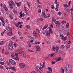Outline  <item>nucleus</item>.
<instances>
[{"label":"nucleus","instance_id":"32","mask_svg":"<svg viewBox=\"0 0 73 73\" xmlns=\"http://www.w3.org/2000/svg\"><path fill=\"white\" fill-rule=\"evenodd\" d=\"M9 5L10 6H11L10 8L11 9H12L13 7V6L11 4H10L9 3Z\"/></svg>","mask_w":73,"mask_h":73},{"label":"nucleus","instance_id":"36","mask_svg":"<svg viewBox=\"0 0 73 73\" xmlns=\"http://www.w3.org/2000/svg\"><path fill=\"white\" fill-rule=\"evenodd\" d=\"M66 11L67 12H68V13H70V10H69V9H67L66 10Z\"/></svg>","mask_w":73,"mask_h":73},{"label":"nucleus","instance_id":"41","mask_svg":"<svg viewBox=\"0 0 73 73\" xmlns=\"http://www.w3.org/2000/svg\"><path fill=\"white\" fill-rule=\"evenodd\" d=\"M66 22L65 21H63L62 22V24H65V23H66Z\"/></svg>","mask_w":73,"mask_h":73},{"label":"nucleus","instance_id":"59","mask_svg":"<svg viewBox=\"0 0 73 73\" xmlns=\"http://www.w3.org/2000/svg\"><path fill=\"white\" fill-rule=\"evenodd\" d=\"M60 41H59L58 40L56 41V43H60Z\"/></svg>","mask_w":73,"mask_h":73},{"label":"nucleus","instance_id":"64","mask_svg":"<svg viewBox=\"0 0 73 73\" xmlns=\"http://www.w3.org/2000/svg\"><path fill=\"white\" fill-rule=\"evenodd\" d=\"M70 3H71V1H70L69 3H68V4L69 5V6H70Z\"/></svg>","mask_w":73,"mask_h":73},{"label":"nucleus","instance_id":"53","mask_svg":"<svg viewBox=\"0 0 73 73\" xmlns=\"http://www.w3.org/2000/svg\"><path fill=\"white\" fill-rule=\"evenodd\" d=\"M55 4H56L57 5H58V6H59V4H58V2H55L54 3Z\"/></svg>","mask_w":73,"mask_h":73},{"label":"nucleus","instance_id":"33","mask_svg":"<svg viewBox=\"0 0 73 73\" xmlns=\"http://www.w3.org/2000/svg\"><path fill=\"white\" fill-rule=\"evenodd\" d=\"M3 44H4V42L3 41H2L0 42V45H3Z\"/></svg>","mask_w":73,"mask_h":73},{"label":"nucleus","instance_id":"23","mask_svg":"<svg viewBox=\"0 0 73 73\" xmlns=\"http://www.w3.org/2000/svg\"><path fill=\"white\" fill-rule=\"evenodd\" d=\"M14 52H12L11 53V55L12 57H13L15 56V55H14Z\"/></svg>","mask_w":73,"mask_h":73},{"label":"nucleus","instance_id":"18","mask_svg":"<svg viewBox=\"0 0 73 73\" xmlns=\"http://www.w3.org/2000/svg\"><path fill=\"white\" fill-rule=\"evenodd\" d=\"M63 5L64 7H65L66 8H68L69 7V5L66 4H64Z\"/></svg>","mask_w":73,"mask_h":73},{"label":"nucleus","instance_id":"45","mask_svg":"<svg viewBox=\"0 0 73 73\" xmlns=\"http://www.w3.org/2000/svg\"><path fill=\"white\" fill-rule=\"evenodd\" d=\"M12 59H9V63H11V61H12Z\"/></svg>","mask_w":73,"mask_h":73},{"label":"nucleus","instance_id":"58","mask_svg":"<svg viewBox=\"0 0 73 73\" xmlns=\"http://www.w3.org/2000/svg\"><path fill=\"white\" fill-rule=\"evenodd\" d=\"M15 36L11 38V40H15Z\"/></svg>","mask_w":73,"mask_h":73},{"label":"nucleus","instance_id":"17","mask_svg":"<svg viewBox=\"0 0 73 73\" xmlns=\"http://www.w3.org/2000/svg\"><path fill=\"white\" fill-rule=\"evenodd\" d=\"M61 70L62 71L61 73L62 72V73H64V72H65V71L64 70L63 68H61Z\"/></svg>","mask_w":73,"mask_h":73},{"label":"nucleus","instance_id":"44","mask_svg":"<svg viewBox=\"0 0 73 73\" xmlns=\"http://www.w3.org/2000/svg\"><path fill=\"white\" fill-rule=\"evenodd\" d=\"M28 44L29 47L30 48V47L31 46V44H30V42H29Z\"/></svg>","mask_w":73,"mask_h":73},{"label":"nucleus","instance_id":"38","mask_svg":"<svg viewBox=\"0 0 73 73\" xmlns=\"http://www.w3.org/2000/svg\"><path fill=\"white\" fill-rule=\"evenodd\" d=\"M14 56H15V57H18V53H15V55H14Z\"/></svg>","mask_w":73,"mask_h":73},{"label":"nucleus","instance_id":"29","mask_svg":"<svg viewBox=\"0 0 73 73\" xmlns=\"http://www.w3.org/2000/svg\"><path fill=\"white\" fill-rule=\"evenodd\" d=\"M65 47V46L64 45H62L60 47V49H63V48H64Z\"/></svg>","mask_w":73,"mask_h":73},{"label":"nucleus","instance_id":"27","mask_svg":"<svg viewBox=\"0 0 73 73\" xmlns=\"http://www.w3.org/2000/svg\"><path fill=\"white\" fill-rule=\"evenodd\" d=\"M70 47V45H68L66 46V49H68V48Z\"/></svg>","mask_w":73,"mask_h":73},{"label":"nucleus","instance_id":"48","mask_svg":"<svg viewBox=\"0 0 73 73\" xmlns=\"http://www.w3.org/2000/svg\"><path fill=\"white\" fill-rule=\"evenodd\" d=\"M27 28L29 29H30V26L29 25H27Z\"/></svg>","mask_w":73,"mask_h":73},{"label":"nucleus","instance_id":"39","mask_svg":"<svg viewBox=\"0 0 73 73\" xmlns=\"http://www.w3.org/2000/svg\"><path fill=\"white\" fill-rule=\"evenodd\" d=\"M17 11H14V10L13 11V12H14L15 14H17Z\"/></svg>","mask_w":73,"mask_h":73},{"label":"nucleus","instance_id":"30","mask_svg":"<svg viewBox=\"0 0 73 73\" xmlns=\"http://www.w3.org/2000/svg\"><path fill=\"white\" fill-rule=\"evenodd\" d=\"M15 26H16V27H18V26H19V24H18V23H15Z\"/></svg>","mask_w":73,"mask_h":73},{"label":"nucleus","instance_id":"28","mask_svg":"<svg viewBox=\"0 0 73 73\" xmlns=\"http://www.w3.org/2000/svg\"><path fill=\"white\" fill-rule=\"evenodd\" d=\"M48 69L49 70H50L51 73H52V68H50V67H48Z\"/></svg>","mask_w":73,"mask_h":73},{"label":"nucleus","instance_id":"51","mask_svg":"<svg viewBox=\"0 0 73 73\" xmlns=\"http://www.w3.org/2000/svg\"><path fill=\"white\" fill-rule=\"evenodd\" d=\"M5 68L7 70H8V69H9L10 68H9V67L7 66H5Z\"/></svg>","mask_w":73,"mask_h":73},{"label":"nucleus","instance_id":"52","mask_svg":"<svg viewBox=\"0 0 73 73\" xmlns=\"http://www.w3.org/2000/svg\"><path fill=\"white\" fill-rule=\"evenodd\" d=\"M18 45V44H16V43H15L14 45V46H15V47H16V46H17Z\"/></svg>","mask_w":73,"mask_h":73},{"label":"nucleus","instance_id":"20","mask_svg":"<svg viewBox=\"0 0 73 73\" xmlns=\"http://www.w3.org/2000/svg\"><path fill=\"white\" fill-rule=\"evenodd\" d=\"M14 60H18V61H19V58L17 57H14Z\"/></svg>","mask_w":73,"mask_h":73},{"label":"nucleus","instance_id":"54","mask_svg":"<svg viewBox=\"0 0 73 73\" xmlns=\"http://www.w3.org/2000/svg\"><path fill=\"white\" fill-rule=\"evenodd\" d=\"M54 54H55V53H53L51 55V56L53 57V55H54Z\"/></svg>","mask_w":73,"mask_h":73},{"label":"nucleus","instance_id":"8","mask_svg":"<svg viewBox=\"0 0 73 73\" xmlns=\"http://www.w3.org/2000/svg\"><path fill=\"white\" fill-rule=\"evenodd\" d=\"M24 9L27 15H28V10L27 9L25 6H24Z\"/></svg>","mask_w":73,"mask_h":73},{"label":"nucleus","instance_id":"61","mask_svg":"<svg viewBox=\"0 0 73 73\" xmlns=\"http://www.w3.org/2000/svg\"><path fill=\"white\" fill-rule=\"evenodd\" d=\"M39 20L40 21H43V19L41 18L39 19Z\"/></svg>","mask_w":73,"mask_h":73},{"label":"nucleus","instance_id":"9","mask_svg":"<svg viewBox=\"0 0 73 73\" xmlns=\"http://www.w3.org/2000/svg\"><path fill=\"white\" fill-rule=\"evenodd\" d=\"M11 63L13 65H16V63L15 62V61L13 60Z\"/></svg>","mask_w":73,"mask_h":73},{"label":"nucleus","instance_id":"49","mask_svg":"<svg viewBox=\"0 0 73 73\" xmlns=\"http://www.w3.org/2000/svg\"><path fill=\"white\" fill-rule=\"evenodd\" d=\"M35 43L36 44H40V42H35Z\"/></svg>","mask_w":73,"mask_h":73},{"label":"nucleus","instance_id":"57","mask_svg":"<svg viewBox=\"0 0 73 73\" xmlns=\"http://www.w3.org/2000/svg\"><path fill=\"white\" fill-rule=\"evenodd\" d=\"M55 63H56V62H55L54 61H53L52 62V64H55Z\"/></svg>","mask_w":73,"mask_h":73},{"label":"nucleus","instance_id":"7","mask_svg":"<svg viewBox=\"0 0 73 73\" xmlns=\"http://www.w3.org/2000/svg\"><path fill=\"white\" fill-rule=\"evenodd\" d=\"M19 65L21 68H23L25 67V64H23V63H20L19 64Z\"/></svg>","mask_w":73,"mask_h":73},{"label":"nucleus","instance_id":"56","mask_svg":"<svg viewBox=\"0 0 73 73\" xmlns=\"http://www.w3.org/2000/svg\"><path fill=\"white\" fill-rule=\"evenodd\" d=\"M56 48L57 49H59V47H58V46H56V48Z\"/></svg>","mask_w":73,"mask_h":73},{"label":"nucleus","instance_id":"2","mask_svg":"<svg viewBox=\"0 0 73 73\" xmlns=\"http://www.w3.org/2000/svg\"><path fill=\"white\" fill-rule=\"evenodd\" d=\"M7 29L9 32L7 33V35L9 36H12V29L11 28L9 27Z\"/></svg>","mask_w":73,"mask_h":73},{"label":"nucleus","instance_id":"16","mask_svg":"<svg viewBox=\"0 0 73 73\" xmlns=\"http://www.w3.org/2000/svg\"><path fill=\"white\" fill-rule=\"evenodd\" d=\"M49 31L51 33L53 34V31H52V29L50 28H49Z\"/></svg>","mask_w":73,"mask_h":73},{"label":"nucleus","instance_id":"11","mask_svg":"<svg viewBox=\"0 0 73 73\" xmlns=\"http://www.w3.org/2000/svg\"><path fill=\"white\" fill-rule=\"evenodd\" d=\"M54 23H55V24H56L57 25H60V24H59V21H56V19H54Z\"/></svg>","mask_w":73,"mask_h":73},{"label":"nucleus","instance_id":"63","mask_svg":"<svg viewBox=\"0 0 73 73\" xmlns=\"http://www.w3.org/2000/svg\"><path fill=\"white\" fill-rule=\"evenodd\" d=\"M5 54H9V52H7L5 53Z\"/></svg>","mask_w":73,"mask_h":73},{"label":"nucleus","instance_id":"31","mask_svg":"<svg viewBox=\"0 0 73 73\" xmlns=\"http://www.w3.org/2000/svg\"><path fill=\"white\" fill-rule=\"evenodd\" d=\"M0 64L1 65H4L5 64H4V62H1V61L0 62Z\"/></svg>","mask_w":73,"mask_h":73},{"label":"nucleus","instance_id":"43","mask_svg":"<svg viewBox=\"0 0 73 73\" xmlns=\"http://www.w3.org/2000/svg\"><path fill=\"white\" fill-rule=\"evenodd\" d=\"M53 26L52 24H51L50 25V26L49 28H51V29H52V28H53Z\"/></svg>","mask_w":73,"mask_h":73},{"label":"nucleus","instance_id":"62","mask_svg":"<svg viewBox=\"0 0 73 73\" xmlns=\"http://www.w3.org/2000/svg\"><path fill=\"white\" fill-rule=\"evenodd\" d=\"M18 25H19V24H22V22H19L18 23Z\"/></svg>","mask_w":73,"mask_h":73},{"label":"nucleus","instance_id":"3","mask_svg":"<svg viewBox=\"0 0 73 73\" xmlns=\"http://www.w3.org/2000/svg\"><path fill=\"white\" fill-rule=\"evenodd\" d=\"M13 47V44L12 43H10L8 45V48L9 50H12Z\"/></svg>","mask_w":73,"mask_h":73},{"label":"nucleus","instance_id":"50","mask_svg":"<svg viewBox=\"0 0 73 73\" xmlns=\"http://www.w3.org/2000/svg\"><path fill=\"white\" fill-rule=\"evenodd\" d=\"M11 4L13 5H15V3H14V2H13V1H12L11 2Z\"/></svg>","mask_w":73,"mask_h":73},{"label":"nucleus","instance_id":"15","mask_svg":"<svg viewBox=\"0 0 73 73\" xmlns=\"http://www.w3.org/2000/svg\"><path fill=\"white\" fill-rule=\"evenodd\" d=\"M61 59V57L58 58L56 60V62H57V61H60V60Z\"/></svg>","mask_w":73,"mask_h":73},{"label":"nucleus","instance_id":"22","mask_svg":"<svg viewBox=\"0 0 73 73\" xmlns=\"http://www.w3.org/2000/svg\"><path fill=\"white\" fill-rule=\"evenodd\" d=\"M4 9L6 11H7L8 10V8L7 7H6L5 5V6H4Z\"/></svg>","mask_w":73,"mask_h":73},{"label":"nucleus","instance_id":"26","mask_svg":"<svg viewBox=\"0 0 73 73\" xmlns=\"http://www.w3.org/2000/svg\"><path fill=\"white\" fill-rule=\"evenodd\" d=\"M24 16H25V14L24 13H23L22 15V14H20V16L21 17H24Z\"/></svg>","mask_w":73,"mask_h":73},{"label":"nucleus","instance_id":"6","mask_svg":"<svg viewBox=\"0 0 73 73\" xmlns=\"http://www.w3.org/2000/svg\"><path fill=\"white\" fill-rule=\"evenodd\" d=\"M0 19L2 22V25L3 26H4V25H5V24L4 23V19L3 17H0Z\"/></svg>","mask_w":73,"mask_h":73},{"label":"nucleus","instance_id":"40","mask_svg":"<svg viewBox=\"0 0 73 73\" xmlns=\"http://www.w3.org/2000/svg\"><path fill=\"white\" fill-rule=\"evenodd\" d=\"M36 1L37 2V3H38V4H41V2H40V1L38 0H36Z\"/></svg>","mask_w":73,"mask_h":73},{"label":"nucleus","instance_id":"13","mask_svg":"<svg viewBox=\"0 0 73 73\" xmlns=\"http://www.w3.org/2000/svg\"><path fill=\"white\" fill-rule=\"evenodd\" d=\"M48 27V25H45V26H44V27H43L42 29V30H44V29H46V28H47V27Z\"/></svg>","mask_w":73,"mask_h":73},{"label":"nucleus","instance_id":"47","mask_svg":"<svg viewBox=\"0 0 73 73\" xmlns=\"http://www.w3.org/2000/svg\"><path fill=\"white\" fill-rule=\"evenodd\" d=\"M69 23H67L66 25V28H69Z\"/></svg>","mask_w":73,"mask_h":73},{"label":"nucleus","instance_id":"4","mask_svg":"<svg viewBox=\"0 0 73 73\" xmlns=\"http://www.w3.org/2000/svg\"><path fill=\"white\" fill-rule=\"evenodd\" d=\"M44 35L46 36H49V35H50V33L48 31H42L41 32V33L43 34V35L44 34Z\"/></svg>","mask_w":73,"mask_h":73},{"label":"nucleus","instance_id":"19","mask_svg":"<svg viewBox=\"0 0 73 73\" xmlns=\"http://www.w3.org/2000/svg\"><path fill=\"white\" fill-rule=\"evenodd\" d=\"M11 69L12 70H14V71H16V69H15V68L14 67H11Z\"/></svg>","mask_w":73,"mask_h":73},{"label":"nucleus","instance_id":"21","mask_svg":"<svg viewBox=\"0 0 73 73\" xmlns=\"http://www.w3.org/2000/svg\"><path fill=\"white\" fill-rule=\"evenodd\" d=\"M60 36L61 37V39H63V38L64 37V35L62 34H61L60 35Z\"/></svg>","mask_w":73,"mask_h":73},{"label":"nucleus","instance_id":"34","mask_svg":"<svg viewBox=\"0 0 73 73\" xmlns=\"http://www.w3.org/2000/svg\"><path fill=\"white\" fill-rule=\"evenodd\" d=\"M36 31L37 32V33H40V31L38 29H36Z\"/></svg>","mask_w":73,"mask_h":73},{"label":"nucleus","instance_id":"60","mask_svg":"<svg viewBox=\"0 0 73 73\" xmlns=\"http://www.w3.org/2000/svg\"><path fill=\"white\" fill-rule=\"evenodd\" d=\"M17 7H20V4L18 3L17 4Z\"/></svg>","mask_w":73,"mask_h":73},{"label":"nucleus","instance_id":"1","mask_svg":"<svg viewBox=\"0 0 73 73\" xmlns=\"http://www.w3.org/2000/svg\"><path fill=\"white\" fill-rule=\"evenodd\" d=\"M66 69L67 71L66 73H72V68L70 65H67L66 66Z\"/></svg>","mask_w":73,"mask_h":73},{"label":"nucleus","instance_id":"46","mask_svg":"<svg viewBox=\"0 0 73 73\" xmlns=\"http://www.w3.org/2000/svg\"><path fill=\"white\" fill-rule=\"evenodd\" d=\"M58 14L59 16L61 15L62 13L61 12L59 11L58 13Z\"/></svg>","mask_w":73,"mask_h":73},{"label":"nucleus","instance_id":"37","mask_svg":"<svg viewBox=\"0 0 73 73\" xmlns=\"http://www.w3.org/2000/svg\"><path fill=\"white\" fill-rule=\"evenodd\" d=\"M34 36L36 37V36H37V34H36V32L35 31H34Z\"/></svg>","mask_w":73,"mask_h":73},{"label":"nucleus","instance_id":"55","mask_svg":"<svg viewBox=\"0 0 73 73\" xmlns=\"http://www.w3.org/2000/svg\"><path fill=\"white\" fill-rule=\"evenodd\" d=\"M4 49H2V52L3 54H4Z\"/></svg>","mask_w":73,"mask_h":73},{"label":"nucleus","instance_id":"35","mask_svg":"<svg viewBox=\"0 0 73 73\" xmlns=\"http://www.w3.org/2000/svg\"><path fill=\"white\" fill-rule=\"evenodd\" d=\"M51 7L52 9H54V6L53 5H52Z\"/></svg>","mask_w":73,"mask_h":73},{"label":"nucleus","instance_id":"12","mask_svg":"<svg viewBox=\"0 0 73 73\" xmlns=\"http://www.w3.org/2000/svg\"><path fill=\"white\" fill-rule=\"evenodd\" d=\"M21 56L25 58L27 57V56L25 55V54H24V53L23 52H21Z\"/></svg>","mask_w":73,"mask_h":73},{"label":"nucleus","instance_id":"14","mask_svg":"<svg viewBox=\"0 0 73 73\" xmlns=\"http://www.w3.org/2000/svg\"><path fill=\"white\" fill-rule=\"evenodd\" d=\"M9 16L10 18V19H11V20H12L13 19V17H12V14L11 13L9 14Z\"/></svg>","mask_w":73,"mask_h":73},{"label":"nucleus","instance_id":"24","mask_svg":"<svg viewBox=\"0 0 73 73\" xmlns=\"http://www.w3.org/2000/svg\"><path fill=\"white\" fill-rule=\"evenodd\" d=\"M58 5H56V7L55 8V10L56 11H58Z\"/></svg>","mask_w":73,"mask_h":73},{"label":"nucleus","instance_id":"25","mask_svg":"<svg viewBox=\"0 0 73 73\" xmlns=\"http://www.w3.org/2000/svg\"><path fill=\"white\" fill-rule=\"evenodd\" d=\"M52 50H53V51H54V50H56V48L55 47H54L53 46L52 47Z\"/></svg>","mask_w":73,"mask_h":73},{"label":"nucleus","instance_id":"10","mask_svg":"<svg viewBox=\"0 0 73 73\" xmlns=\"http://www.w3.org/2000/svg\"><path fill=\"white\" fill-rule=\"evenodd\" d=\"M36 48V50L37 51H39L40 50V48L38 46H35Z\"/></svg>","mask_w":73,"mask_h":73},{"label":"nucleus","instance_id":"5","mask_svg":"<svg viewBox=\"0 0 73 73\" xmlns=\"http://www.w3.org/2000/svg\"><path fill=\"white\" fill-rule=\"evenodd\" d=\"M43 15L45 18H48V17H50V14H48L47 15H45V12H43Z\"/></svg>","mask_w":73,"mask_h":73},{"label":"nucleus","instance_id":"42","mask_svg":"<svg viewBox=\"0 0 73 73\" xmlns=\"http://www.w3.org/2000/svg\"><path fill=\"white\" fill-rule=\"evenodd\" d=\"M62 40H63V41H65L66 40V38L65 37L63 38V39H61Z\"/></svg>","mask_w":73,"mask_h":73}]
</instances>
